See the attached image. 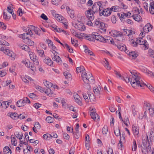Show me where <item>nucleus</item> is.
Segmentation results:
<instances>
[{
	"label": "nucleus",
	"instance_id": "64",
	"mask_svg": "<svg viewBox=\"0 0 154 154\" xmlns=\"http://www.w3.org/2000/svg\"><path fill=\"white\" fill-rule=\"evenodd\" d=\"M53 118L50 116H48L46 119V121L49 123H51L53 122Z\"/></svg>",
	"mask_w": 154,
	"mask_h": 154
},
{
	"label": "nucleus",
	"instance_id": "9",
	"mask_svg": "<svg viewBox=\"0 0 154 154\" xmlns=\"http://www.w3.org/2000/svg\"><path fill=\"white\" fill-rule=\"evenodd\" d=\"M55 50H51L53 54V55H51L52 58L54 61H56L59 64H61L62 62V60L58 55V53Z\"/></svg>",
	"mask_w": 154,
	"mask_h": 154
},
{
	"label": "nucleus",
	"instance_id": "12",
	"mask_svg": "<svg viewBox=\"0 0 154 154\" xmlns=\"http://www.w3.org/2000/svg\"><path fill=\"white\" fill-rule=\"evenodd\" d=\"M121 110V108L120 107H119L118 111H119V112L118 114L119 115V118L121 121L126 125V126H128V124H129V120L128 117H125L124 120H123L121 116L120 112Z\"/></svg>",
	"mask_w": 154,
	"mask_h": 154
},
{
	"label": "nucleus",
	"instance_id": "35",
	"mask_svg": "<svg viewBox=\"0 0 154 154\" xmlns=\"http://www.w3.org/2000/svg\"><path fill=\"white\" fill-rule=\"evenodd\" d=\"M149 136V141H152L153 140H154V129H152L150 131Z\"/></svg>",
	"mask_w": 154,
	"mask_h": 154
},
{
	"label": "nucleus",
	"instance_id": "1",
	"mask_svg": "<svg viewBox=\"0 0 154 154\" xmlns=\"http://www.w3.org/2000/svg\"><path fill=\"white\" fill-rule=\"evenodd\" d=\"M77 72L81 73V77L84 82L87 83L88 81H90L92 83L94 82V77L91 73L87 74L85 72V69L82 66H81L76 68Z\"/></svg>",
	"mask_w": 154,
	"mask_h": 154
},
{
	"label": "nucleus",
	"instance_id": "51",
	"mask_svg": "<svg viewBox=\"0 0 154 154\" xmlns=\"http://www.w3.org/2000/svg\"><path fill=\"white\" fill-rule=\"evenodd\" d=\"M8 103V101H3L2 103H0V106H2V108L4 109H6L7 108V106L6 104Z\"/></svg>",
	"mask_w": 154,
	"mask_h": 154
},
{
	"label": "nucleus",
	"instance_id": "10",
	"mask_svg": "<svg viewBox=\"0 0 154 154\" xmlns=\"http://www.w3.org/2000/svg\"><path fill=\"white\" fill-rule=\"evenodd\" d=\"M117 15L120 18L125 19L126 18H130L132 17L133 19H135V17H134V14H131V13L129 12H128L127 13H122L121 14L120 13H118Z\"/></svg>",
	"mask_w": 154,
	"mask_h": 154
},
{
	"label": "nucleus",
	"instance_id": "54",
	"mask_svg": "<svg viewBox=\"0 0 154 154\" xmlns=\"http://www.w3.org/2000/svg\"><path fill=\"white\" fill-rule=\"evenodd\" d=\"M108 131V127L106 126H104L102 129V133L103 134L106 135Z\"/></svg>",
	"mask_w": 154,
	"mask_h": 154
},
{
	"label": "nucleus",
	"instance_id": "26",
	"mask_svg": "<svg viewBox=\"0 0 154 154\" xmlns=\"http://www.w3.org/2000/svg\"><path fill=\"white\" fill-rule=\"evenodd\" d=\"M127 81L128 83L129 82L132 87L134 88L135 77L134 76L131 77V75H130L127 80Z\"/></svg>",
	"mask_w": 154,
	"mask_h": 154
},
{
	"label": "nucleus",
	"instance_id": "32",
	"mask_svg": "<svg viewBox=\"0 0 154 154\" xmlns=\"http://www.w3.org/2000/svg\"><path fill=\"white\" fill-rule=\"evenodd\" d=\"M90 115L91 118L94 120L96 119L97 118V119H100L99 116L96 112H91Z\"/></svg>",
	"mask_w": 154,
	"mask_h": 154
},
{
	"label": "nucleus",
	"instance_id": "44",
	"mask_svg": "<svg viewBox=\"0 0 154 154\" xmlns=\"http://www.w3.org/2000/svg\"><path fill=\"white\" fill-rule=\"evenodd\" d=\"M92 20L93 21L94 26H97L98 27L100 25V23H102V22L97 20Z\"/></svg>",
	"mask_w": 154,
	"mask_h": 154
},
{
	"label": "nucleus",
	"instance_id": "18",
	"mask_svg": "<svg viewBox=\"0 0 154 154\" xmlns=\"http://www.w3.org/2000/svg\"><path fill=\"white\" fill-rule=\"evenodd\" d=\"M152 26L150 23H148L143 27V31L145 33H147L152 30Z\"/></svg>",
	"mask_w": 154,
	"mask_h": 154
},
{
	"label": "nucleus",
	"instance_id": "38",
	"mask_svg": "<svg viewBox=\"0 0 154 154\" xmlns=\"http://www.w3.org/2000/svg\"><path fill=\"white\" fill-rule=\"evenodd\" d=\"M94 34L93 35H89L86 34V35H85L84 37V38L90 41H93L94 38H95V37L94 36Z\"/></svg>",
	"mask_w": 154,
	"mask_h": 154
},
{
	"label": "nucleus",
	"instance_id": "5",
	"mask_svg": "<svg viewBox=\"0 0 154 154\" xmlns=\"http://www.w3.org/2000/svg\"><path fill=\"white\" fill-rule=\"evenodd\" d=\"M135 85L143 88L146 85V84L142 80L140 75L137 72H135Z\"/></svg>",
	"mask_w": 154,
	"mask_h": 154
},
{
	"label": "nucleus",
	"instance_id": "16",
	"mask_svg": "<svg viewBox=\"0 0 154 154\" xmlns=\"http://www.w3.org/2000/svg\"><path fill=\"white\" fill-rule=\"evenodd\" d=\"M108 26L107 24L104 23L103 22H102L100 23L98 27L100 28V31L102 33H104L106 32V27Z\"/></svg>",
	"mask_w": 154,
	"mask_h": 154
},
{
	"label": "nucleus",
	"instance_id": "58",
	"mask_svg": "<svg viewBox=\"0 0 154 154\" xmlns=\"http://www.w3.org/2000/svg\"><path fill=\"white\" fill-rule=\"evenodd\" d=\"M59 21L63 23L66 29L67 28L68 23L66 20H59Z\"/></svg>",
	"mask_w": 154,
	"mask_h": 154
},
{
	"label": "nucleus",
	"instance_id": "45",
	"mask_svg": "<svg viewBox=\"0 0 154 154\" xmlns=\"http://www.w3.org/2000/svg\"><path fill=\"white\" fill-rule=\"evenodd\" d=\"M85 88H86L88 90H90L91 89V86L90 85L89 83L90 84H94L95 83V80H94V82L93 83H92L90 81H88L87 83V82H85Z\"/></svg>",
	"mask_w": 154,
	"mask_h": 154
},
{
	"label": "nucleus",
	"instance_id": "15",
	"mask_svg": "<svg viewBox=\"0 0 154 154\" xmlns=\"http://www.w3.org/2000/svg\"><path fill=\"white\" fill-rule=\"evenodd\" d=\"M93 90L95 96H99L100 94V91L102 90V89L100 85H98L97 86L94 87Z\"/></svg>",
	"mask_w": 154,
	"mask_h": 154
},
{
	"label": "nucleus",
	"instance_id": "60",
	"mask_svg": "<svg viewBox=\"0 0 154 154\" xmlns=\"http://www.w3.org/2000/svg\"><path fill=\"white\" fill-rule=\"evenodd\" d=\"M27 44L31 46H33L34 45V42L33 41H32L29 38L27 39Z\"/></svg>",
	"mask_w": 154,
	"mask_h": 154
},
{
	"label": "nucleus",
	"instance_id": "61",
	"mask_svg": "<svg viewBox=\"0 0 154 154\" xmlns=\"http://www.w3.org/2000/svg\"><path fill=\"white\" fill-rule=\"evenodd\" d=\"M150 7L149 8V11L150 13L152 14H154V5H151L150 3L149 4Z\"/></svg>",
	"mask_w": 154,
	"mask_h": 154
},
{
	"label": "nucleus",
	"instance_id": "36",
	"mask_svg": "<svg viewBox=\"0 0 154 154\" xmlns=\"http://www.w3.org/2000/svg\"><path fill=\"white\" fill-rule=\"evenodd\" d=\"M4 154H11V151L9 147L6 146L4 148Z\"/></svg>",
	"mask_w": 154,
	"mask_h": 154
},
{
	"label": "nucleus",
	"instance_id": "42",
	"mask_svg": "<svg viewBox=\"0 0 154 154\" xmlns=\"http://www.w3.org/2000/svg\"><path fill=\"white\" fill-rule=\"evenodd\" d=\"M68 14L71 18L73 19L75 18V14L74 11L69 10L68 11Z\"/></svg>",
	"mask_w": 154,
	"mask_h": 154
},
{
	"label": "nucleus",
	"instance_id": "4",
	"mask_svg": "<svg viewBox=\"0 0 154 154\" xmlns=\"http://www.w3.org/2000/svg\"><path fill=\"white\" fill-rule=\"evenodd\" d=\"M109 33L111 36L114 37L116 40L120 42L122 41L123 34L121 32L113 30L110 31Z\"/></svg>",
	"mask_w": 154,
	"mask_h": 154
},
{
	"label": "nucleus",
	"instance_id": "40",
	"mask_svg": "<svg viewBox=\"0 0 154 154\" xmlns=\"http://www.w3.org/2000/svg\"><path fill=\"white\" fill-rule=\"evenodd\" d=\"M28 54L29 55L30 59L32 60L35 59L37 57L36 56L35 54L34 53L30 51V50L28 52Z\"/></svg>",
	"mask_w": 154,
	"mask_h": 154
},
{
	"label": "nucleus",
	"instance_id": "3",
	"mask_svg": "<svg viewBox=\"0 0 154 154\" xmlns=\"http://www.w3.org/2000/svg\"><path fill=\"white\" fill-rule=\"evenodd\" d=\"M0 50L2 51L5 54L11 57L12 60H14L15 59V54L13 51L6 48L4 45L0 43Z\"/></svg>",
	"mask_w": 154,
	"mask_h": 154
},
{
	"label": "nucleus",
	"instance_id": "59",
	"mask_svg": "<svg viewBox=\"0 0 154 154\" xmlns=\"http://www.w3.org/2000/svg\"><path fill=\"white\" fill-rule=\"evenodd\" d=\"M16 137L18 138L20 140H21L23 136V134L22 133H16V134H15Z\"/></svg>",
	"mask_w": 154,
	"mask_h": 154
},
{
	"label": "nucleus",
	"instance_id": "46",
	"mask_svg": "<svg viewBox=\"0 0 154 154\" xmlns=\"http://www.w3.org/2000/svg\"><path fill=\"white\" fill-rule=\"evenodd\" d=\"M111 11H113L114 12H118L119 10V7L117 5H115L112 6L111 8H110Z\"/></svg>",
	"mask_w": 154,
	"mask_h": 154
},
{
	"label": "nucleus",
	"instance_id": "34",
	"mask_svg": "<svg viewBox=\"0 0 154 154\" xmlns=\"http://www.w3.org/2000/svg\"><path fill=\"white\" fill-rule=\"evenodd\" d=\"M45 91L44 93L46 94H47L49 96H54V93L51 92L50 88H48L47 89H45Z\"/></svg>",
	"mask_w": 154,
	"mask_h": 154
},
{
	"label": "nucleus",
	"instance_id": "56",
	"mask_svg": "<svg viewBox=\"0 0 154 154\" xmlns=\"http://www.w3.org/2000/svg\"><path fill=\"white\" fill-rule=\"evenodd\" d=\"M145 86L148 88L152 92L154 93V88L150 84L146 85H146H145Z\"/></svg>",
	"mask_w": 154,
	"mask_h": 154
},
{
	"label": "nucleus",
	"instance_id": "19",
	"mask_svg": "<svg viewBox=\"0 0 154 154\" xmlns=\"http://www.w3.org/2000/svg\"><path fill=\"white\" fill-rule=\"evenodd\" d=\"M123 31L124 32L122 34H124L125 35H127L129 38L131 37V35H134V32L133 31L130 30L124 29H123Z\"/></svg>",
	"mask_w": 154,
	"mask_h": 154
},
{
	"label": "nucleus",
	"instance_id": "43",
	"mask_svg": "<svg viewBox=\"0 0 154 154\" xmlns=\"http://www.w3.org/2000/svg\"><path fill=\"white\" fill-rule=\"evenodd\" d=\"M128 75L127 73H124L122 76L121 79L124 81L126 83H128L127 80L126 79L128 78Z\"/></svg>",
	"mask_w": 154,
	"mask_h": 154
},
{
	"label": "nucleus",
	"instance_id": "50",
	"mask_svg": "<svg viewBox=\"0 0 154 154\" xmlns=\"http://www.w3.org/2000/svg\"><path fill=\"white\" fill-rule=\"evenodd\" d=\"M15 67L14 66H12L9 69L10 72L12 73V74L14 75H16L17 73L15 72Z\"/></svg>",
	"mask_w": 154,
	"mask_h": 154
},
{
	"label": "nucleus",
	"instance_id": "39",
	"mask_svg": "<svg viewBox=\"0 0 154 154\" xmlns=\"http://www.w3.org/2000/svg\"><path fill=\"white\" fill-rule=\"evenodd\" d=\"M151 105L150 103H148L147 102H145L144 103L143 106V109H145L146 111L149 110V109L151 107Z\"/></svg>",
	"mask_w": 154,
	"mask_h": 154
},
{
	"label": "nucleus",
	"instance_id": "14",
	"mask_svg": "<svg viewBox=\"0 0 154 154\" xmlns=\"http://www.w3.org/2000/svg\"><path fill=\"white\" fill-rule=\"evenodd\" d=\"M120 136L119 142L118 144V146L119 148H122L123 145V143L125 142V134L122 133L121 134ZM122 149V148L121 149Z\"/></svg>",
	"mask_w": 154,
	"mask_h": 154
},
{
	"label": "nucleus",
	"instance_id": "2",
	"mask_svg": "<svg viewBox=\"0 0 154 154\" xmlns=\"http://www.w3.org/2000/svg\"><path fill=\"white\" fill-rule=\"evenodd\" d=\"M142 140L143 146H142V152L143 154H146L148 152V149L150 146L148 136L146 135L143 136Z\"/></svg>",
	"mask_w": 154,
	"mask_h": 154
},
{
	"label": "nucleus",
	"instance_id": "55",
	"mask_svg": "<svg viewBox=\"0 0 154 154\" xmlns=\"http://www.w3.org/2000/svg\"><path fill=\"white\" fill-rule=\"evenodd\" d=\"M11 14L6 13L5 12H4L3 17L5 19H9L11 17Z\"/></svg>",
	"mask_w": 154,
	"mask_h": 154
},
{
	"label": "nucleus",
	"instance_id": "37",
	"mask_svg": "<svg viewBox=\"0 0 154 154\" xmlns=\"http://www.w3.org/2000/svg\"><path fill=\"white\" fill-rule=\"evenodd\" d=\"M25 105V103L22 100H20L17 102V105L18 107H21L24 106Z\"/></svg>",
	"mask_w": 154,
	"mask_h": 154
},
{
	"label": "nucleus",
	"instance_id": "57",
	"mask_svg": "<svg viewBox=\"0 0 154 154\" xmlns=\"http://www.w3.org/2000/svg\"><path fill=\"white\" fill-rule=\"evenodd\" d=\"M60 101L62 104V106L64 108H66L67 106V104L65 102L64 99L63 98H60Z\"/></svg>",
	"mask_w": 154,
	"mask_h": 154
},
{
	"label": "nucleus",
	"instance_id": "20",
	"mask_svg": "<svg viewBox=\"0 0 154 154\" xmlns=\"http://www.w3.org/2000/svg\"><path fill=\"white\" fill-rule=\"evenodd\" d=\"M139 11L140 12L141 14H142L143 13L142 9L141 8H140V11L138 9H137V10L135 9V19H141V15H139L140 14Z\"/></svg>",
	"mask_w": 154,
	"mask_h": 154
},
{
	"label": "nucleus",
	"instance_id": "52",
	"mask_svg": "<svg viewBox=\"0 0 154 154\" xmlns=\"http://www.w3.org/2000/svg\"><path fill=\"white\" fill-rule=\"evenodd\" d=\"M12 136L13 135H12L11 136V141L12 144L13 145L16 146L17 144V142L16 139V138L14 137V136L13 137Z\"/></svg>",
	"mask_w": 154,
	"mask_h": 154
},
{
	"label": "nucleus",
	"instance_id": "31",
	"mask_svg": "<svg viewBox=\"0 0 154 154\" xmlns=\"http://www.w3.org/2000/svg\"><path fill=\"white\" fill-rule=\"evenodd\" d=\"M17 36L19 38H21L23 40L25 39H26L27 40L28 38V33L26 32H25L21 34H18L17 35Z\"/></svg>",
	"mask_w": 154,
	"mask_h": 154
},
{
	"label": "nucleus",
	"instance_id": "27",
	"mask_svg": "<svg viewBox=\"0 0 154 154\" xmlns=\"http://www.w3.org/2000/svg\"><path fill=\"white\" fill-rule=\"evenodd\" d=\"M44 62L49 66H51L53 65V62L48 57H45L44 60Z\"/></svg>",
	"mask_w": 154,
	"mask_h": 154
},
{
	"label": "nucleus",
	"instance_id": "29",
	"mask_svg": "<svg viewBox=\"0 0 154 154\" xmlns=\"http://www.w3.org/2000/svg\"><path fill=\"white\" fill-rule=\"evenodd\" d=\"M8 116L16 120L19 118L18 115L15 113H8Z\"/></svg>",
	"mask_w": 154,
	"mask_h": 154
},
{
	"label": "nucleus",
	"instance_id": "25",
	"mask_svg": "<svg viewBox=\"0 0 154 154\" xmlns=\"http://www.w3.org/2000/svg\"><path fill=\"white\" fill-rule=\"evenodd\" d=\"M74 97L75 102L80 105H81L82 104V103L80 100L79 96L77 93H75L74 94Z\"/></svg>",
	"mask_w": 154,
	"mask_h": 154
},
{
	"label": "nucleus",
	"instance_id": "28",
	"mask_svg": "<svg viewBox=\"0 0 154 154\" xmlns=\"http://www.w3.org/2000/svg\"><path fill=\"white\" fill-rule=\"evenodd\" d=\"M118 49L122 51H124L127 53V49L125 45L123 44L118 45H117Z\"/></svg>",
	"mask_w": 154,
	"mask_h": 154
},
{
	"label": "nucleus",
	"instance_id": "6",
	"mask_svg": "<svg viewBox=\"0 0 154 154\" xmlns=\"http://www.w3.org/2000/svg\"><path fill=\"white\" fill-rule=\"evenodd\" d=\"M92 11L93 13L99 12V14H100V12L103 10V6L102 5V2H96L94 3L92 7Z\"/></svg>",
	"mask_w": 154,
	"mask_h": 154
},
{
	"label": "nucleus",
	"instance_id": "23",
	"mask_svg": "<svg viewBox=\"0 0 154 154\" xmlns=\"http://www.w3.org/2000/svg\"><path fill=\"white\" fill-rule=\"evenodd\" d=\"M94 36L95 37V39L97 40L102 42H106V40L102 36L95 34Z\"/></svg>",
	"mask_w": 154,
	"mask_h": 154
},
{
	"label": "nucleus",
	"instance_id": "62",
	"mask_svg": "<svg viewBox=\"0 0 154 154\" xmlns=\"http://www.w3.org/2000/svg\"><path fill=\"white\" fill-rule=\"evenodd\" d=\"M37 51L39 55L41 57L43 56L44 55V51L43 50L38 49Z\"/></svg>",
	"mask_w": 154,
	"mask_h": 154
},
{
	"label": "nucleus",
	"instance_id": "33",
	"mask_svg": "<svg viewBox=\"0 0 154 154\" xmlns=\"http://www.w3.org/2000/svg\"><path fill=\"white\" fill-rule=\"evenodd\" d=\"M149 115L153 117L154 116V103H153L151 105V107L150 109H149Z\"/></svg>",
	"mask_w": 154,
	"mask_h": 154
},
{
	"label": "nucleus",
	"instance_id": "63",
	"mask_svg": "<svg viewBox=\"0 0 154 154\" xmlns=\"http://www.w3.org/2000/svg\"><path fill=\"white\" fill-rule=\"evenodd\" d=\"M44 84L45 86L48 88H49L52 87V84L48 81H46L44 83Z\"/></svg>",
	"mask_w": 154,
	"mask_h": 154
},
{
	"label": "nucleus",
	"instance_id": "13",
	"mask_svg": "<svg viewBox=\"0 0 154 154\" xmlns=\"http://www.w3.org/2000/svg\"><path fill=\"white\" fill-rule=\"evenodd\" d=\"M111 13V11L110 8H108L104 9L103 8V10L101 12H100V16L103 15L104 16H109Z\"/></svg>",
	"mask_w": 154,
	"mask_h": 154
},
{
	"label": "nucleus",
	"instance_id": "30",
	"mask_svg": "<svg viewBox=\"0 0 154 154\" xmlns=\"http://www.w3.org/2000/svg\"><path fill=\"white\" fill-rule=\"evenodd\" d=\"M74 35L78 38L81 39L84 38L85 36L86 35V34L80 32L75 33Z\"/></svg>",
	"mask_w": 154,
	"mask_h": 154
},
{
	"label": "nucleus",
	"instance_id": "17",
	"mask_svg": "<svg viewBox=\"0 0 154 154\" xmlns=\"http://www.w3.org/2000/svg\"><path fill=\"white\" fill-rule=\"evenodd\" d=\"M92 10L90 9L89 10L85 12V14L89 19H94V16L92 12Z\"/></svg>",
	"mask_w": 154,
	"mask_h": 154
},
{
	"label": "nucleus",
	"instance_id": "47",
	"mask_svg": "<svg viewBox=\"0 0 154 154\" xmlns=\"http://www.w3.org/2000/svg\"><path fill=\"white\" fill-rule=\"evenodd\" d=\"M43 137L44 139L48 140H49L51 138L53 137V136H52V135L50 134H45L43 135Z\"/></svg>",
	"mask_w": 154,
	"mask_h": 154
},
{
	"label": "nucleus",
	"instance_id": "41",
	"mask_svg": "<svg viewBox=\"0 0 154 154\" xmlns=\"http://www.w3.org/2000/svg\"><path fill=\"white\" fill-rule=\"evenodd\" d=\"M63 47H64V48H66L68 51L70 53H72L73 52V49L69 46L67 44L65 43Z\"/></svg>",
	"mask_w": 154,
	"mask_h": 154
},
{
	"label": "nucleus",
	"instance_id": "24",
	"mask_svg": "<svg viewBox=\"0 0 154 154\" xmlns=\"http://www.w3.org/2000/svg\"><path fill=\"white\" fill-rule=\"evenodd\" d=\"M83 47L85 49V52L87 54L94 57L95 55L93 52L89 50L86 45H84Z\"/></svg>",
	"mask_w": 154,
	"mask_h": 154
},
{
	"label": "nucleus",
	"instance_id": "48",
	"mask_svg": "<svg viewBox=\"0 0 154 154\" xmlns=\"http://www.w3.org/2000/svg\"><path fill=\"white\" fill-rule=\"evenodd\" d=\"M147 54L149 56L154 58V51L152 50L149 49Z\"/></svg>",
	"mask_w": 154,
	"mask_h": 154
},
{
	"label": "nucleus",
	"instance_id": "8",
	"mask_svg": "<svg viewBox=\"0 0 154 154\" xmlns=\"http://www.w3.org/2000/svg\"><path fill=\"white\" fill-rule=\"evenodd\" d=\"M72 24L74 25V27L79 30H84L85 27L84 25L80 21L78 20H74L72 21Z\"/></svg>",
	"mask_w": 154,
	"mask_h": 154
},
{
	"label": "nucleus",
	"instance_id": "11",
	"mask_svg": "<svg viewBox=\"0 0 154 154\" xmlns=\"http://www.w3.org/2000/svg\"><path fill=\"white\" fill-rule=\"evenodd\" d=\"M25 66L31 69V73L34 75L35 74V67L29 61H25Z\"/></svg>",
	"mask_w": 154,
	"mask_h": 154
},
{
	"label": "nucleus",
	"instance_id": "7",
	"mask_svg": "<svg viewBox=\"0 0 154 154\" xmlns=\"http://www.w3.org/2000/svg\"><path fill=\"white\" fill-rule=\"evenodd\" d=\"M147 43L146 40L142 38H137L136 41H135V47L137 44L142 45L144 50H145L148 48L149 45Z\"/></svg>",
	"mask_w": 154,
	"mask_h": 154
},
{
	"label": "nucleus",
	"instance_id": "53",
	"mask_svg": "<svg viewBox=\"0 0 154 154\" xmlns=\"http://www.w3.org/2000/svg\"><path fill=\"white\" fill-rule=\"evenodd\" d=\"M114 132L115 135L117 137L119 136L121 134L119 128L115 129L114 130Z\"/></svg>",
	"mask_w": 154,
	"mask_h": 154
},
{
	"label": "nucleus",
	"instance_id": "22",
	"mask_svg": "<svg viewBox=\"0 0 154 154\" xmlns=\"http://www.w3.org/2000/svg\"><path fill=\"white\" fill-rule=\"evenodd\" d=\"M51 13L55 19H64V18L61 15L58 14H56L55 11L54 10H52L51 11Z\"/></svg>",
	"mask_w": 154,
	"mask_h": 154
},
{
	"label": "nucleus",
	"instance_id": "49",
	"mask_svg": "<svg viewBox=\"0 0 154 154\" xmlns=\"http://www.w3.org/2000/svg\"><path fill=\"white\" fill-rule=\"evenodd\" d=\"M104 63L103 65L108 70H110L111 69V67L109 66V63L106 60H105V61H104Z\"/></svg>",
	"mask_w": 154,
	"mask_h": 154
},
{
	"label": "nucleus",
	"instance_id": "21",
	"mask_svg": "<svg viewBox=\"0 0 154 154\" xmlns=\"http://www.w3.org/2000/svg\"><path fill=\"white\" fill-rule=\"evenodd\" d=\"M18 46L22 50L27 51V52L30 50L29 46L26 45L19 43L18 44Z\"/></svg>",
	"mask_w": 154,
	"mask_h": 154
}]
</instances>
